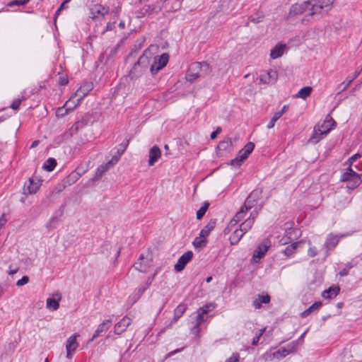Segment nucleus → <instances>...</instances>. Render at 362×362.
<instances>
[{
	"label": "nucleus",
	"instance_id": "nucleus-36",
	"mask_svg": "<svg viewBox=\"0 0 362 362\" xmlns=\"http://www.w3.org/2000/svg\"><path fill=\"white\" fill-rule=\"evenodd\" d=\"M201 77L199 71L192 70V64L190 65L188 71L186 74V79L189 82H194L198 78Z\"/></svg>",
	"mask_w": 362,
	"mask_h": 362
},
{
	"label": "nucleus",
	"instance_id": "nucleus-63",
	"mask_svg": "<svg viewBox=\"0 0 362 362\" xmlns=\"http://www.w3.org/2000/svg\"><path fill=\"white\" fill-rule=\"evenodd\" d=\"M311 313V312L310 311V310L308 308L307 310H304L301 314H300V316L302 317H306L307 316H308Z\"/></svg>",
	"mask_w": 362,
	"mask_h": 362
},
{
	"label": "nucleus",
	"instance_id": "nucleus-29",
	"mask_svg": "<svg viewBox=\"0 0 362 362\" xmlns=\"http://www.w3.org/2000/svg\"><path fill=\"white\" fill-rule=\"evenodd\" d=\"M233 143L230 138H227L223 141L219 142L217 146V150L219 152L228 151L232 149Z\"/></svg>",
	"mask_w": 362,
	"mask_h": 362
},
{
	"label": "nucleus",
	"instance_id": "nucleus-28",
	"mask_svg": "<svg viewBox=\"0 0 362 362\" xmlns=\"http://www.w3.org/2000/svg\"><path fill=\"white\" fill-rule=\"evenodd\" d=\"M339 292V286H332L322 292V296L325 299H332L335 298Z\"/></svg>",
	"mask_w": 362,
	"mask_h": 362
},
{
	"label": "nucleus",
	"instance_id": "nucleus-62",
	"mask_svg": "<svg viewBox=\"0 0 362 362\" xmlns=\"http://www.w3.org/2000/svg\"><path fill=\"white\" fill-rule=\"evenodd\" d=\"M59 84L62 86H64L68 83V79L66 78H62L61 77L59 78Z\"/></svg>",
	"mask_w": 362,
	"mask_h": 362
},
{
	"label": "nucleus",
	"instance_id": "nucleus-32",
	"mask_svg": "<svg viewBox=\"0 0 362 362\" xmlns=\"http://www.w3.org/2000/svg\"><path fill=\"white\" fill-rule=\"evenodd\" d=\"M147 288L144 285L139 287L130 296V300L134 303L136 302L144 294Z\"/></svg>",
	"mask_w": 362,
	"mask_h": 362
},
{
	"label": "nucleus",
	"instance_id": "nucleus-58",
	"mask_svg": "<svg viewBox=\"0 0 362 362\" xmlns=\"http://www.w3.org/2000/svg\"><path fill=\"white\" fill-rule=\"evenodd\" d=\"M361 156L359 153H356L353 155L349 160L350 162V165H352V163L355 162L358 158H361Z\"/></svg>",
	"mask_w": 362,
	"mask_h": 362
},
{
	"label": "nucleus",
	"instance_id": "nucleus-30",
	"mask_svg": "<svg viewBox=\"0 0 362 362\" xmlns=\"http://www.w3.org/2000/svg\"><path fill=\"white\" fill-rule=\"evenodd\" d=\"M325 136H324V134L321 132L318 127L315 126L314 127L312 136L309 139V142L315 144Z\"/></svg>",
	"mask_w": 362,
	"mask_h": 362
},
{
	"label": "nucleus",
	"instance_id": "nucleus-23",
	"mask_svg": "<svg viewBox=\"0 0 362 362\" xmlns=\"http://www.w3.org/2000/svg\"><path fill=\"white\" fill-rule=\"evenodd\" d=\"M288 48L285 44H277L270 51V57L272 59H276L281 57L284 53L286 52Z\"/></svg>",
	"mask_w": 362,
	"mask_h": 362
},
{
	"label": "nucleus",
	"instance_id": "nucleus-60",
	"mask_svg": "<svg viewBox=\"0 0 362 362\" xmlns=\"http://www.w3.org/2000/svg\"><path fill=\"white\" fill-rule=\"evenodd\" d=\"M6 221H7V220L5 218L4 214L1 215L0 217V228H2L4 227V226L6 224Z\"/></svg>",
	"mask_w": 362,
	"mask_h": 362
},
{
	"label": "nucleus",
	"instance_id": "nucleus-21",
	"mask_svg": "<svg viewBox=\"0 0 362 362\" xmlns=\"http://www.w3.org/2000/svg\"><path fill=\"white\" fill-rule=\"evenodd\" d=\"M236 225L232 228V230H228V228H226V231L227 233H230L233 231L231 235L229 237L230 243L231 245H236L240 240L242 237L245 234L243 230L240 228H235Z\"/></svg>",
	"mask_w": 362,
	"mask_h": 362
},
{
	"label": "nucleus",
	"instance_id": "nucleus-44",
	"mask_svg": "<svg viewBox=\"0 0 362 362\" xmlns=\"http://www.w3.org/2000/svg\"><path fill=\"white\" fill-rule=\"evenodd\" d=\"M208 207L209 204L204 203V204L202 206H201V208L197 211L196 216L198 220L201 219L204 216Z\"/></svg>",
	"mask_w": 362,
	"mask_h": 362
},
{
	"label": "nucleus",
	"instance_id": "nucleus-40",
	"mask_svg": "<svg viewBox=\"0 0 362 362\" xmlns=\"http://www.w3.org/2000/svg\"><path fill=\"white\" fill-rule=\"evenodd\" d=\"M357 173L354 172L352 169L348 168L347 171L344 173L341 177V181L347 182L348 183L352 179V177L356 175Z\"/></svg>",
	"mask_w": 362,
	"mask_h": 362
},
{
	"label": "nucleus",
	"instance_id": "nucleus-38",
	"mask_svg": "<svg viewBox=\"0 0 362 362\" xmlns=\"http://www.w3.org/2000/svg\"><path fill=\"white\" fill-rule=\"evenodd\" d=\"M361 182H362V180H361L359 175L357 174L356 175H354V177H352V179L350 180V182L349 183H347V187L349 189H354L356 187H357L358 186H359L361 184Z\"/></svg>",
	"mask_w": 362,
	"mask_h": 362
},
{
	"label": "nucleus",
	"instance_id": "nucleus-26",
	"mask_svg": "<svg viewBox=\"0 0 362 362\" xmlns=\"http://www.w3.org/2000/svg\"><path fill=\"white\" fill-rule=\"evenodd\" d=\"M270 301V296L268 294H258L253 298L252 305L255 309H259L262 304L269 303Z\"/></svg>",
	"mask_w": 362,
	"mask_h": 362
},
{
	"label": "nucleus",
	"instance_id": "nucleus-43",
	"mask_svg": "<svg viewBox=\"0 0 362 362\" xmlns=\"http://www.w3.org/2000/svg\"><path fill=\"white\" fill-rule=\"evenodd\" d=\"M88 91V88H84V87H80L75 93L74 96L77 99H80V101L83 99L84 96L86 95Z\"/></svg>",
	"mask_w": 362,
	"mask_h": 362
},
{
	"label": "nucleus",
	"instance_id": "nucleus-39",
	"mask_svg": "<svg viewBox=\"0 0 362 362\" xmlns=\"http://www.w3.org/2000/svg\"><path fill=\"white\" fill-rule=\"evenodd\" d=\"M57 165V161L53 158H49L43 164V168L48 172L52 171Z\"/></svg>",
	"mask_w": 362,
	"mask_h": 362
},
{
	"label": "nucleus",
	"instance_id": "nucleus-54",
	"mask_svg": "<svg viewBox=\"0 0 362 362\" xmlns=\"http://www.w3.org/2000/svg\"><path fill=\"white\" fill-rule=\"evenodd\" d=\"M21 100L20 99H16V100L13 101V103L11 105V107L13 110H16L18 109V107H19V106L21 105Z\"/></svg>",
	"mask_w": 362,
	"mask_h": 362
},
{
	"label": "nucleus",
	"instance_id": "nucleus-45",
	"mask_svg": "<svg viewBox=\"0 0 362 362\" xmlns=\"http://www.w3.org/2000/svg\"><path fill=\"white\" fill-rule=\"evenodd\" d=\"M186 310H187V305L184 304V303H180L174 310V313H175V314H177L180 317H182V315L185 313Z\"/></svg>",
	"mask_w": 362,
	"mask_h": 362
},
{
	"label": "nucleus",
	"instance_id": "nucleus-59",
	"mask_svg": "<svg viewBox=\"0 0 362 362\" xmlns=\"http://www.w3.org/2000/svg\"><path fill=\"white\" fill-rule=\"evenodd\" d=\"M288 109V106L285 105L283 106L281 110L280 111L276 112L278 114H279L280 117H281Z\"/></svg>",
	"mask_w": 362,
	"mask_h": 362
},
{
	"label": "nucleus",
	"instance_id": "nucleus-33",
	"mask_svg": "<svg viewBox=\"0 0 362 362\" xmlns=\"http://www.w3.org/2000/svg\"><path fill=\"white\" fill-rule=\"evenodd\" d=\"M312 90L313 89L310 86H305L298 90L296 95V97L305 100L310 95Z\"/></svg>",
	"mask_w": 362,
	"mask_h": 362
},
{
	"label": "nucleus",
	"instance_id": "nucleus-1",
	"mask_svg": "<svg viewBox=\"0 0 362 362\" xmlns=\"http://www.w3.org/2000/svg\"><path fill=\"white\" fill-rule=\"evenodd\" d=\"M262 192L259 189H254L246 199L244 204L240 207L239 211L235 214L234 217L229 222L227 228L228 230H232V228L237 225L243 218H245L248 211L252 209L258 208L261 209V206H257V202L261 197Z\"/></svg>",
	"mask_w": 362,
	"mask_h": 362
},
{
	"label": "nucleus",
	"instance_id": "nucleus-18",
	"mask_svg": "<svg viewBox=\"0 0 362 362\" xmlns=\"http://www.w3.org/2000/svg\"><path fill=\"white\" fill-rule=\"evenodd\" d=\"M193 252L192 251H187L185 252L177 260L175 265V270L177 272H181L184 269L187 264L192 259Z\"/></svg>",
	"mask_w": 362,
	"mask_h": 362
},
{
	"label": "nucleus",
	"instance_id": "nucleus-4",
	"mask_svg": "<svg viewBox=\"0 0 362 362\" xmlns=\"http://www.w3.org/2000/svg\"><path fill=\"white\" fill-rule=\"evenodd\" d=\"M254 148L255 145L253 143H247L244 148L238 152L237 156L234 159L231 160L230 165L235 167L240 166L242 162L245 160L252 152Z\"/></svg>",
	"mask_w": 362,
	"mask_h": 362
},
{
	"label": "nucleus",
	"instance_id": "nucleus-42",
	"mask_svg": "<svg viewBox=\"0 0 362 362\" xmlns=\"http://www.w3.org/2000/svg\"><path fill=\"white\" fill-rule=\"evenodd\" d=\"M181 317H180L179 315H177V314H175L174 313V316H173V318L170 320V322H168V325H166L163 329H160V331L159 332V334H161V333H163L165 332V331L167 329H170L172 327V326L175 324L177 322V321Z\"/></svg>",
	"mask_w": 362,
	"mask_h": 362
},
{
	"label": "nucleus",
	"instance_id": "nucleus-2",
	"mask_svg": "<svg viewBox=\"0 0 362 362\" xmlns=\"http://www.w3.org/2000/svg\"><path fill=\"white\" fill-rule=\"evenodd\" d=\"M296 349V344L292 342L285 347H282L279 350L271 353L267 352L263 355V358L266 361H272L274 360L280 361L293 351Z\"/></svg>",
	"mask_w": 362,
	"mask_h": 362
},
{
	"label": "nucleus",
	"instance_id": "nucleus-57",
	"mask_svg": "<svg viewBox=\"0 0 362 362\" xmlns=\"http://www.w3.org/2000/svg\"><path fill=\"white\" fill-rule=\"evenodd\" d=\"M69 1V0H66L64 1L62 4L61 6L58 8V9L56 11V13H55V17H57L58 15H59L61 11L63 9V8L64 7L65 4L66 3H68Z\"/></svg>",
	"mask_w": 362,
	"mask_h": 362
},
{
	"label": "nucleus",
	"instance_id": "nucleus-27",
	"mask_svg": "<svg viewBox=\"0 0 362 362\" xmlns=\"http://www.w3.org/2000/svg\"><path fill=\"white\" fill-rule=\"evenodd\" d=\"M158 49V47L156 45H151L146 49L141 57L139 59V63L143 64L152 57L153 53L156 52Z\"/></svg>",
	"mask_w": 362,
	"mask_h": 362
},
{
	"label": "nucleus",
	"instance_id": "nucleus-56",
	"mask_svg": "<svg viewBox=\"0 0 362 362\" xmlns=\"http://www.w3.org/2000/svg\"><path fill=\"white\" fill-rule=\"evenodd\" d=\"M221 127H217L216 131L213 132L211 135H210V137L211 139H214L217 135L221 132Z\"/></svg>",
	"mask_w": 362,
	"mask_h": 362
},
{
	"label": "nucleus",
	"instance_id": "nucleus-47",
	"mask_svg": "<svg viewBox=\"0 0 362 362\" xmlns=\"http://www.w3.org/2000/svg\"><path fill=\"white\" fill-rule=\"evenodd\" d=\"M30 0H14L8 3V6L13 7V6H23L29 2Z\"/></svg>",
	"mask_w": 362,
	"mask_h": 362
},
{
	"label": "nucleus",
	"instance_id": "nucleus-6",
	"mask_svg": "<svg viewBox=\"0 0 362 362\" xmlns=\"http://www.w3.org/2000/svg\"><path fill=\"white\" fill-rule=\"evenodd\" d=\"M311 4L309 1H303L298 3L291 6L289 11V16H293L298 14H303L308 11V14L310 16Z\"/></svg>",
	"mask_w": 362,
	"mask_h": 362
},
{
	"label": "nucleus",
	"instance_id": "nucleus-14",
	"mask_svg": "<svg viewBox=\"0 0 362 362\" xmlns=\"http://www.w3.org/2000/svg\"><path fill=\"white\" fill-rule=\"evenodd\" d=\"M134 267L139 272L146 273L151 267V260L147 257V255L146 256L144 254H141L137 262L134 264Z\"/></svg>",
	"mask_w": 362,
	"mask_h": 362
},
{
	"label": "nucleus",
	"instance_id": "nucleus-37",
	"mask_svg": "<svg viewBox=\"0 0 362 362\" xmlns=\"http://www.w3.org/2000/svg\"><path fill=\"white\" fill-rule=\"evenodd\" d=\"M215 223L214 222H210L207 225H206L200 231L199 235L202 238H204L206 239L208 235L210 234L211 231L214 228Z\"/></svg>",
	"mask_w": 362,
	"mask_h": 362
},
{
	"label": "nucleus",
	"instance_id": "nucleus-52",
	"mask_svg": "<svg viewBox=\"0 0 362 362\" xmlns=\"http://www.w3.org/2000/svg\"><path fill=\"white\" fill-rule=\"evenodd\" d=\"M317 254V248L314 246H310L308 250V255L310 257H313L316 256Z\"/></svg>",
	"mask_w": 362,
	"mask_h": 362
},
{
	"label": "nucleus",
	"instance_id": "nucleus-51",
	"mask_svg": "<svg viewBox=\"0 0 362 362\" xmlns=\"http://www.w3.org/2000/svg\"><path fill=\"white\" fill-rule=\"evenodd\" d=\"M57 223V218L56 217H52L49 219V221H48V223H47L46 225V227L49 229V230H51L52 229L54 226H55V224Z\"/></svg>",
	"mask_w": 362,
	"mask_h": 362
},
{
	"label": "nucleus",
	"instance_id": "nucleus-3",
	"mask_svg": "<svg viewBox=\"0 0 362 362\" xmlns=\"http://www.w3.org/2000/svg\"><path fill=\"white\" fill-rule=\"evenodd\" d=\"M334 0H320L317 4L312 5L310 16L319 18L327 13L332 8Z\"/></svg>",
	"mask_w": 362,
	"mask_h": 362
},
{
	"label": "nucleus",
	"instance_id": "nucleus-15",
	"mask_svg": "<svg viewBox=\"0 0 362 362\" xmlns=\"http://www.w3.org/2000/svg\"><path fill=\"white\" fill-rule=\"evenodd\" d=\"M62 295L59 292L52 294L46 300V308L49 311H56L59 307Z\"/></svg>",
	"mask_w": 362,
	"mask_h": 362
},
{
	"label": "nucleus",
	"instance_id": "nucleus-64",
	"mask_svg": "<svg viewBox=\"0 0 362 362\" xmlns=\"http://www.w3.org/2000/svg\"><path fill=\"white\" fill-rule=\"evenodd\" d=\"M348 273H349L348 269H344L339 272V274L341 276H346L348 274Z\"/></svg>",
	"mask_w": 362,
	"mask_h": 362
},
{
	"label": "nucleus",
	"instance_id": "nucleus-35",
	"mask_svg": "<svg viewBox=\"0 0 362 362\" xmlns=\"http://www.w3.org/2000/svg\"><path fill=\"white\" fill-rule=\"evenodd\" d=\"M193 246L196 250H201L204 248L206 245V239L199 235L196 237L193 240Z\"/></svg>",
	"mask_w": 362,
	"mask_h": 362
},
{
	"label": "nucleus",
	"instance_id": "nucleus-10",
	"mask_svg": "<svg viewBox=\"0 0 362 362\" xmlns=\"http://www.w3.org/2000/svg\"><path fill=\"white\" fill-rule=\"evenodd\" d=\"M271 244L268 240H264L255 250L252 255V261L257 263L267 253Z\"/></svg>",
	"mask_w": 362,
	"mask_h": 362
},
{
	"label": "nucleus",
	"instance_id": "nucleus-46",
	"mask_svg": "<svg viewBox=\"0 0 362 362\" xmlns=\"http://www.w3.org/2000/svg\"><path fill=\"white\" fill-rule=\"evenodd\" d=\"M280 118H281V117H280L279 114H278L277 112H275L273 117L272 118V119L270 120V122L268 123V124L267 126V129L273 128L274 127L275 122Z\"/></svg>",
	"mask_w": 362,
	"mask_h": 362
},
{
	"label": "nucleus",
	"instance_id": "nucleus-61",
	"mask_svg": "<svg viewBox=\"0 0 362 362\" xmlns=\"http://www.w3.org/2000/svg\"><path fill=\"white\" fill-rule=\"evenodd\" d=\"M156 274H154V275L152 276V277H148L146 281V283H145V286L146 288H148L151 284V283L153 282V279H154V276H155Z\"/></svg>",
	"mask_w": 362,
	"mask_h": 362
},
{
	"label": "nucleus",
	"instance_id": "nucleus-16",
	"mask_svg": "<svg viewBox=\"0 0 362 362\" xmlns=\"http://www.w3.org/2000/svg\"><path fill=\"white\" fill-rule=\"evenodd\" d=\"M109 11V8L101 4H95L90 8V15L93 19L103 18Z\"/></svg>",
	"mask_w": 362,
	"mask_h": 362
},
{
	"label": "nucleus",
	"instance_id": "nucleus-17",
	"mask_svg": "<svg viewBox=\"0 0 362 362\" xmlns=\"http://www.w3.org/2000/svg\"><path fill=\"white\" fill-rule=\"evenodd\" d=\"M336 122L329 115H327L321 124L316 126L324 136H327L329 132L336 127Z\"/></svg>",
	"mask_w": 362,
	"mask_h": 362
},
{
	"label": "nucleus",
	"instance_id": "nucleus-9",
	"mask_svg": "<svg viewBox=\"0 0 362 362\" xmlns=\"http://www.w3.org/2000/svg\"><path fill=\"white\" fill-rule=\"evenodd\" d=\"M169 60V55L166 53L159 57H155L153 63L151 66V72L153 74H156L159 70L166 66Z\"/></svg>",
	"mask_w": 362,
	"mask_h": 362
},
{
	"label": "nucleus",
	"instance_id": "nucleus-20",
	"mask_svg": "<svg viewBox=\"0 0 362 362\" xmlns=\"http://www.w3.org/2000/svg\"><path fill=\"white\" fill-rule=\"evenodd\" d=\"M192 70L199 71L201 77L206 76L211 71L209 64L205 62L192 64Z\"/></svg>",
	"mask_w": 362,
	"mask_h": 362
},
{
	"label": "nucleus",
	"instance_id": "nucleus-55",
	"mask_svg": "<svg viewBox=\"0 0 362 362\" xmlns=\"http://www.w3.org/2000/svg\"><path fill=\"white\" fill-rule=\"evenodd\" d=\"M65 107H62L60 108H59L57 110V117H63L65 114H66L67 112H65Z\"/></svg>",
	"mask_w": 362,
	"mask_h": 362
},
{
	"label": "nucleus",
	"instance_id": "nucleus-19",
	"mask_svg": "<svg viewBox=\"0 0 362 362\" xmlns=\"http://www.w3.org/2000/svg\"><path fill=\"white\" fill-rule=\"evenodd\" d=\"M86 170L81 167H77L76 169L72 171L64 180V184L71 185L79 180L81 175L85 173Z\"/></svg>",
	"mask_w": 362,
	"mask_h": 362
},
{
	"label": "nucleus",
	"instance_id": "nucleus-25",
	"mask_svg": "<svg viewBox=\"0 0 362 362\" xmlns=\"http://www.w3.org/2000/svg\"><path fill=\"white\" fill-rule=\"evenodd\" d=\"M112 324L111 320H105L103 321L97 327L95 332L93 334V337L89 340V341H93L95 338H97L101 333L106 332Z\"/></svg>",
	"mask_w": 362,
	"mask_h": 362
},
{
	"label": "nucleus",
	"instance_id": "nucleus-41",
	"mask_svg": "<svg viewBox=\"0 0 362 362\" xmlns=\"http://www.w3.org/2000/svg\"><path fill=\"white\" fill-rule=\"evenodd\" d=\"M298 245L299 243L297 242L293 243L291 245L287 246L284 251L285 255H286L287 257H291L295 252Z\"/></svg>",
	"mask_w": 362,
	"mask_h": 362
},
{
	"label": "nucleus",
	"instance_id": "nucleus-12",
	"mask_svg": "<svg viewBox=\"0 0 362 362\" xmlns=\"http://www.w3.org/2000/svg\"><path fill=\"white\" fill-rule=\"evenodd\" d=\"M278 78V74L276 70L270 69L262 71L259 74V81L264 84H272L276 82Z\"/></svg>",
	"mask_w": 362,
	"mask_h": 362
},
{
	"label": "nucleus",
	"instance_id": "nucleus-24",
	"mask_svg": "<svg viewBox=\"0 0 362 362\" xmlns=\"http://www.w3.org/2000/svg\"><path fill=\"white\" fill-rule=\"evenodd\" d=\"M161 156L160 149L156 146H153L148 152V163L149 166H152L156 163Z\"/></svg>",
	"mask_w": 362,
	"mask_h": 362
},
{
	"label": "nucleus",
	"instance_id": "nucleus-22",
	"mask_svg": "<svg viewBox=\"0 0 362 362\" xmlns=\"http://www.w3.org/2000/svg\"><path fill=\"white\" fill-rule=\"evenodd\" d=\"M132 322L131 318L124 317L117 323L115 325L114 333L116 334H121L124 332Z\"/></svg>",
	"mask_w": 362,
	"mask_h": 362
},
{
	"label": "nucleus",
	"instance_id": "nucleus-8",
	"mask_svg": "<svg viewBox=\"0 0 362 362\" xmlns=\"http://www.w3.org/2000/svg\"><path fill=\"white\" fill-rule=\"evenodd\" d=\"M214 308H215V305L214 303H209L197 310V316L194 329H198L199 325L206 320L208 313Z\"/></svg>",
	"mask_w": 362,
	"mask_h": 362
},
{
	"label": "nucleus",
	"instance_id": "nucleus-34",
	"mask_svg": "<svg viewBox=\"0 0 362 362\" xmlns=\"http://www.w3.org/2000/svg\"><path fill=\"white\" fill-rule=\"evenodd\" d=\"M40 183L39 180L30 179L28 190L30 194H35L39 189Z\"/></svg>",
	"mask_w": 362,
	"mask_h": 362
},
{
	"label": "nucleus",
	"instance_id": "nucleus-49",
	"mask_svg": "<svg viewBox=\"0 0 362 362\" xmlns=\"http://www.w3.org/2000/svg\"><path fill=\"white\" fill-rule=\"evenodd\" d=\"M29 281V278L28 276H23L21 279H19L17 282H16V286H23L25 284H27Z\"/></svg>",
	"mask_w": 362,
	"mask_h": 362
},
{
	"label": "nucleus",
	"instance_id": "nucleus-50",
	"mask_svg": "<svg viewBox=\"0 0 362 362\" xmlns=\"http://www.w3.org/2000/svg\"><path fill=\"white\" fill-rule=\"evenodd\" d=\"M240 355L238 353H233L225 362H238Z\"/></svg>",
	"mask_w": 362,
	"mask_h": 362
},
{
	"label": "nucleus",
	"instance_id": "nucleus-48",
	"mask_svg": "<svg viewBox=\"0 0 362 362\" xmlns=\"http://www.w3.org/2000/svg\"><path fill=\"white\" fill-rule=\"evenodd\" d=\"M265 331V328L261 329L259 330V332L256 336L252 339V344L255 346L258 344L260 337L262 336Z\"/></svg>",
	"mask_w": 362,
	"mask_h": 362
},
{
	"label": "nucleus",
	"instance_id": "nucleus-31",
	"mask_svg": "<svg viewBox=\"0 0 362 362\" xmlns=\"http://www.w3.org/2000/svg\"><path fill=\"white\" fill-rule=\"evenodd\" d=\"M80 103V99H77L74 95L68 100L64 105L65 107V112H68L74 110Z\"/></svg>",
	"mask_w": 362,
	"mask_h": 362
},
{
	"label": "nucleus",
	"instance_id": "nucleus-53",
	"mask_svg": "<svg viewBox=\"0 0 362 362\" xmlns=\"http://www.w3.org/2000/svg\"><path fill=\"white\" fill-rule=\"evenodd\" d=\"M321 306H322V303L321 302H316V303H313L311 306H310L308 308V309L312 313V312H314L315 310H317Z\"/></svg>",
	"mask_w": 362,
	"mask_h": 362
},
{
	"label": "nucleus",
	"instance_id": "nucleus-13",
	"mask_svg": "<svg viewBox=\"0 0 362 362\" xmlns=\"http://www.w3.org/2000/svg\"><path fill=\"white\" fill-rule=\"evenodd\" d=\"M259 210V207L258 209L257 208L253 209L250 212L249 217L240 225L239 228H241L245 233H246L252 228Z\"/></svg>",
	"mask_w": 362,
	"mask_h": 362
},
{
	"label": "nucleus",
	"instance_id": "nucleus-11",
	"mask_svg": "<svg viewBox=\"0 0 362 362\" xmlns=\"http://www.w3.org/2000/svg\"><path fill=\"white\" fill-rule=\"evenodd\" d=\"M119 160V157L113 156L107 163L100 165L95 170L93 180L100 178L110 168L113 167Z\"/></svg>",
	"mask_w": 362,
	"mask_h": 362
},
{
	"label": "nucleus",
	"instance_id": "nucleus-5",
	"mask_svg": "<svg viewBox=\"0 0 362 362\" xmlns=\"http://www.w3.org/2000/svg\"><path fill=\"white\" fill-rule=\"evenodd\" d=\"M346 236V234H328L323 245V247L326 250V255H328L329 254V252L333 250L337 247L340 240Z\"/></svg>",
	"mask_w": 362,
	"mask_h": 362
},
{
	"label": "nucleus",
	"instance_id": "nucleus-7",
	"mask_svg": "<svg viewBox=\"0 0 362 362\" xmlns=\"http://www.w3.org/2000/svg\"><path fill=\"white\" fill-rule=\"evenodd\" d=\"M78 337L79 334L78 333H74L71 335L66 341V358L69 359L73 357L78 346V343L77 342V338Z\"/></svg>",
	"mask_w": 362,
	"mask_h": 362
}]
</instances>
